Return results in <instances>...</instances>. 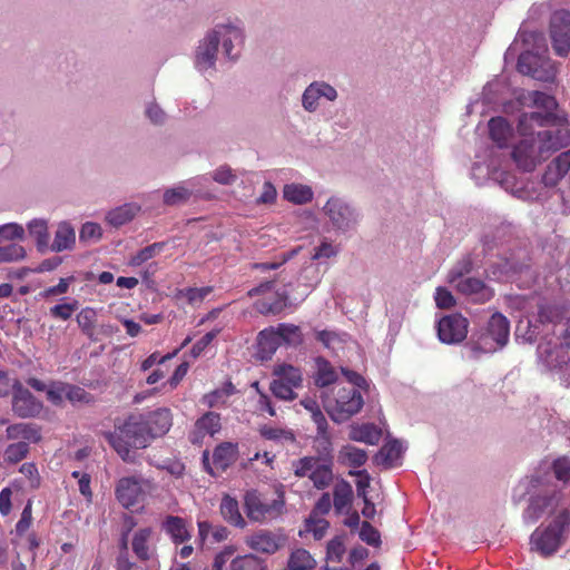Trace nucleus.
<instances>
[{
  "mask_svg": "<svg viewBox=\"0 0 570 570\" xmlns=\"http://www.w3.org/2000/svg\"><path fill=\"white\" fill-rule=\"evenodd\" d=\"M503 109L508 115L520 114L517 131L521 139L511 154L520 169L531 171L552 153L570 145V124L566 114L557 112L553 96L519 90Z\"/></svg>",
  "mask_w": 570,
  "mask_h": 570,
  "instance_id": "nucleus-1",
  "label": "nucleus"
},
{
  "mask_svg": "<svg viewBox=\"0 0 570 570\" xmlns=\"http://www.w3.org/2000/svg\"><path fill=\"white\" fill-rule=\"evenodd\" d=\"M547 41L542 32L520 31L507 49L505 62L518 57V70L535 80L552 82L558 73L557 65L546 55Z\"/></svg>",
  "mask_w": 570,
  "mask_h": 570,
  "instance_id": "nucleus-2",
  "label": "nucleus"
},
{
  "mask_svg": "<svg viewBox=\"0 0 570 570\" xmlns=\"http://www.w3.org/2000/svg\"><path fill=\"white\" fill-rule=\"evenodd\" d=\"M529 495V504L523 511L527 522H535L544 515L558 514L564 508L562 491L551 481L549 473L537 471L524 478L513 490V501L519 503Z\"/></svg>",
  "mask_w": 570,
  "mask_h": 570,
  "instance_id": "nucleus-3",
  "label": "nucleus"
},
{
  "mask_svg": "<svg viewBox=\"0 0 570 570\" xmlns=\"http://www.w3.org/2000/svg\"><path fill=\"white\" fill-rule=\"evenodd\" d=\"M548 312L558 315L557 307L541 306L538 316L542 324L544 335L537 348V356L539 363L547 370L559 368L567 364L570 360L569 347L564 345L561 336L556 332V324L550 318Z\"/></svg>",
  "mask_w": 570,
  "mask_h": 570,
  "instance_id": "nucleus-4",
  "label": "nucleus"
},
{
  "mask_svg": "<svg viewBox=\"0 0 570 570\" xmlns=\"http://www.w3.org/2000/svg\"><path fill=\"white\" fill-rule=\"evenodd\" d=\"M108 443L116 452L127 461L130 459V449H144L148 445L153 435L148 430L144 416H130L115 432L105 434Z\"/></svg>",
  "mask_w": 570,
  "mask_h": 570,
  "instance_id": "nucleus-5",
  "label": "nucleus"
},
{
  "mask_svg": "<svg viewBox=\"0 0 570 570\" xmlns=\"http://www.w3.org/2000/svg\"><path fill=\"white\" fill-rule=\"evenodd\" d=\"M324 226L336 235H350L360 222V213L344 197L333 195L321 207Z\"/></svg>",
  "mask_w": 570,
  "mask_h": 570,
  "instance_id": "nucleus-6",
  "label": "nucleus"
},
{
  "mask_svg": "<svg viewBox=\"0 0 570 570\" xmlns=\"http://www.w3.org/2000/svg\"><path fill=\"white\" fill-rule=\"evenodd\" d=\"M570 524V513L568 510H561L550 524L543 529H537L531 535L532 549L543 557H548L558 551L561 547L564 532Z\"/></svg>",
  "mask_w": 570,
  "mask_h": 570,
  "instance_id": "nucleus-7",
  "label": "nucleus"
},
{
  "mask_svg": "<svg viewBox=\"0 0 570 570\" xmlns=\"http://www.w3.org/2000/svg\"><path fill=\"white\" fill-rule=\"evenodd\" d=\"M209 32L214 36L217 46H222L224 57L230 61H236L245 41V30L242 21L227 19L215 24L209 29Z\"/></svg>",
  "mask_w": 570,
  "mask_h": 570,
  "instance_id": "nucleus-8",
  "label": "nucleus"
},
{
  "mask_svg": "<svg viewBox=\"0 0 570 570\" xmlns=\"http://www.w3.org/2000/svg\"><path fill=\"white\" fill-rule=\"evenodd\" d=\"M363 404V396L357 389L338 386L333 400L325 402V409L334 422L341 423L358 413Z\"/></svg>",
  "mask_w": 570,
  "mask_h": 570,
  "instance_id": "nucleus-9",
  "label": "nucleus"
},
{
  "mask_svg": "<svg viewBox=\"0 0 570 570\" xmlns=\"http://www.w3.org/2000/svg\"><path fill=\"white\" fill-rule=\"evenodd\" d=\"M294 474L307 476L315 488L322 490L333 481L332 462L326 458L304 456L293 462Z\"/></svg>",
  "mask_w": 570,
  "mask_h": 570,
  "instance_id": "nucleus-10",
  "label": "nucleus"
},
{
  "mask_svg": "<svg viewBox=\"0 0 570 570\" xmlns=\"http://www.w3.org/2000/svg\"><path fill=\"white\" fill-rule=\"evenodd\" d=\"M509 334L510 324L507 317L501 313H494L475 343V348L484 353L495 352L507 345Z\"/></svg>",
  "mask_w": 570,
  "mask_h": 570,
  "instance_id": "nucleus-11",
  "label": "nucleus"
},
{
  "mask_svg": "<svg viewBox=\"0 0 570 570\" xmlns=\"http://www.w3.org/2000/svg\"><path fill=\"white\" fill-rule=\"evenodd\" d=\"M235 551L233 546H227L218 552L214 558L213 570H224L227 563H229L228 570H266L264 559L253 553L234 556Z\"/></svg>",
  "mask_w": 570,
  "mask_h": 570,
  "instance_id": "nucleus-12",
  "label": "nucleus"
},
{
  "mask_svg": "<svg viewBox=\"0 0 570 570\" xmlns=\"http://www.w3.org/2000/svg\"><path fill=\"white\" fill-rule=\"evenodd\" d=\"M247 517L255 522H264L275 519L282 513L284 500L282 497L272 501L263 500L256 492H247L245 495Z\"/></svg>",
  "mask_w": 570,
  "mask_h": 570,
  "instance_id": "nucleus-13",
  "label": "nucleus"
},
{
  "mask_svg": "<svg viewBox=\"0 0 570 570\" xmlns=\"http://www.w3.org/2000/svg\"><path fill=\"white\" fill-rule=\"evenodd\" d=\"M338 97V92L334 86L324 81H312L303 91L301 102L306 112H316L321 106V99L334 102Z\"/></svg>",
  "mask_w": 570,
  "mask_h": 570,
  "instance_id": "nucleus-14",
  "label": "nucleus"
},
{
  "mask_svg": "<svg viewBox=\"0 0 570 570\" xmlns=\"http://www.w3.org/2000/svg\"><path fill=\"white\" fill-rule=\"evenodd\" d=\"M550 35L554 52L567 56L570 51V11L558 10L552 14Z\"/></svg>",
  "mask_w": 570,
  "mask_h": 570,
  "instance_id": "nucleus-15",
  "label": "nucleus"
},
{
  "mask_svg": "<svg viewBox=\"0 0 570 570\" xmlns=\"http://www.w3.org/2000/svg\"><path fill=\"white\" fill-rule=\"evenodd\" d=\"M217 59L218 46L208 30L195 49L194 66L199 72L212 75L216 70Z\"/></svg>",
  "mask_w": 570,
  "mask_h": 570,
  "instance_id": "nucleus-16",
  "label": "nucleus"
},
{
  "mask_svg": "<svg viewBox=\"0 0 570 570\" xmlns=\"http://www.w3.org/2000/svg\"><path fill=\"white\" fill-rule=\"evenodd\" d=\"M237 456L238 445L232 442H223L215 448L212 464L207 451L203 453V463L208 473L217 475L229 468L237 460Z\"/></svg>",
  "mask_w": 570,
  "mask_h": 570,
  "instance_id": "nucleus-17",
  "label": "nucleus"
},
{
  "mask_svg": "<svg viewBox=\"0 0 570 570\" xmlns=\"http://www.w3.org/2000/svg\"><path fill=\"white\" fill-rule=\"evenodd\" d=\"M468 334V320L460 314H452L441 318L438 323V336L441 342L456 344Z\"/></svg>",
  "mask_w": 570,
  "mask_h": 570,
  "instance_id": "nucleus-18",
  "label": "nucleus"
},
{
  "mask_svg": "<svg viewBox=\"0 0 570 570\" xmlns=\"http://www.w3.org/2000/svg\"><path fill=\"white\" fill-rule=\"evenodd\" d=\"M472 177L476 180L478 184L483 183L485 179H491L498 183L508 191H517L515 176L510 171L495 168L491 165L483 166L479 163H475L472 167Z\"/></svg>",
  "mask_w": 570,
  "mask_h": 570,
  "instance_id": "nucleus-19",
  "label": "nucleus"
},
{
  "mask_svg": "<svg viewBox=\"0 0 570 570\" xmlns=\"http://www.w3.org/2000/svg\"><path fill=\"white\" fill-rule=\"evenodd\" d=\"M148 482L139 476H127L118 481L116 487V495L118 501L125 508H130L138 503L142 495L144 489Z\"/></svg>",
  "mask_w": 570,
  "mask_h": 570,
  "instance_id": "nucleus-20",
  "label": "nucleus"
},
{
  "mask_svg": "<svg viewBox=\"0 0 570 570\" xmlns=\"http://www.w3.org/2000/svg\"><path fill=\"white\" fill-rule=\"evenodd\" d=\"M42 402L37 400L27 389L18 386L12 397V410L19 417H35L41 413Z\"/></svg>",
  "mask_w": 570,
  "mask_h": 570,
  "instance_id": "nucleus-21",
  "label": "nucleus"
},
{
  "mask_svg": "<svg viewBox=\"0 0 570 570\" xmlns=\"http://www.w3.org/2000/svg\"><path fill=\"white\" fill-rule=\"evenodd\" d=\"M453 286L459 293L475 303H485L493 296L492 288L479 278L465 277L464 279H459Z\"/></svg>",
  "mask_w": 570,
  "mask_h": 570,
  "instance_id": "nucleus-22",
  "label": "nucleus"
},
{
  "mask_svg": "<svg viewBox=\"0 0 570 570\" xmlns=\"http://www.w3.org/2000/svg\"><path fill=\"white\" fill-rule=\"evenodd\" d=\"M568 176L570 181V148L558 155L547 167L542 181L548 187H554Z\"/></svg>",
  "mask_w": 570,
  "mask_h": 570,
  "instance_id": "nucleus-23",
  "label": "nucleus"
},
{
  "mask_svg": "<svg viewBox=\"0 0 570 570\" xmlns=\"http://www.w3.org/2000/svg\"><path fill=\"white\" fill-rule=\"evenodd\" d=\"M283 542L282 535L267 530H259L246 539V544L252 550L267 554L275 553L283 546Z\"/></svg>",
  "mask_w": 570,
  "mask_h": 570,
  "instance_id": "nucleus-24",
  "label": "nucleus"
},
{
  "mask_svg": "<svg viewBox=\"0 0 570 570\" xmlns=\"http://www.w3.org/2000/svg\"><path fill=\"white\" fill-rule=\"evenodd\" d=\"M144 421L153 438H156L161 436L169 431L173 424V416L169 409L163 407L150 412L147 416H144Z\"/></svg>",
  "mask_w": 570,
  "mask_h": 570,
  "instance_id": "nucleus-25",
  "label": "nucleus"
},
{
  "mask_svg": "<svg viewBox=\"0 0 570 570\" xmlns=\"http://www.w3.org/2000/svg\"><path fill=\"white\" fill-rule=\"evenodd\" d=\"M222 428L220 415L214 412H207L199 417L191 433V442L198 443L205 435H215Z\"/></svg>",
  "mask_w": 570,
  "mask_h": 570,
  "instance_id": "nucleus-26",
  "label": "nucleus"
},
{
  "mask_svg": "<svg viewBox=\"0 0 570 570\" xmlns=\"http://www.w3.org/2000/svg\"><path fill=\"white\" fill-rule=\"evenodd\" d=\"M277 331L274 326L265 328L257 336V354L261 360H269L281 346Z\"/></svg>",
  "mask_w": 570,
  "mask_h": 570,
  "instance_id": "nucleus-27",
  "label": "nucleus"
},
{
  "mask_svg": "<svg viewBox=\"0 0 570 570\" xmlns=\"http://www.w3.org/2000/svg\"><path fill=\"white\" fill-rule=\"evenodd\" d=\"M489 132L497 146L504 148L513 135V128L505 118L494 117L489 121Z\"/></svg>",
  "mask_w": 570,
  "mask_h": 570,
  "instance_id": "nucleus-28",
  "label": "nucleus"
},
{
  "mask_svg": "<svg viewBox=\"0 0 570 570\" xmlns=\"http://www.w3.org/2000/svg\"><path fill=\"white\" fill-rule=\"evenodd\" d=\"M348 438L352 441L374 445L381 440V430L372 423L351 425Z\"/></svg>",
  "mask_w": 570,
  "mask_h": 570,
  "instance_id": "nucleus-29",
  "label": "nucleus"
},
{
  "mask_svg": "<svg viewBox=\"0 0 570 570\" xmlns=\"http://www.w3.org/2000/svg\"><path fill=\"white\" fill-rule=\"evenodd\" d=\"M140 209L141 207L137 203H127L109 210L106 220L109 225L119 227L130 222Z\"/></svg>",
  "mask_w": 570,
  "mask_h": 570,
  "instance_id": "nucleus-30",
  "label": "nucleus"
},
{
  "mask_svg": "<svg viewBox=\"0 0 570 570\" xmlns=\"http://www.w3.org/2000/svg\"><path fill=\"white\" fill-rule=\"evenodd\" d=\"M220 513L226 522L237 528H245L246 521L243 518L236 499L225 494L220 502Z\"/></svg>",
  "mask_w": 570,
  "mask_h": 570,
  "instance_id": "nucleus-31",
  "label": "nucleus"
},
{
  "mask_svg": "<svg viewBox=\"0 0 570 570\" xmlns=\"http://www.w3.org/2000/svg\"><path fill=\"white\" fill-rule=\"evenodd\" d=\"M76 243L75 229L67 222H62L58 225L55 234V239L50 245L52 252L59 253L67 249H71Z\"/></svg>",
  "mask_w": 570,
  "mask_h": 570,
  "instance_id": "nucleus-32",
  "label": "nucleus"
},
{
  "mask_svg": "<svg viewBox=\"0 0 570 570\" xmlns=\"http://www.w3.org/2000/svg\"><path fill=\"white\" fill-rule=\"evenodd\" d=\"M38 429L30 423H16L7 428V439L36 443L40 440Z\"/></svg>",
  "mask_w": 570,
  "mask_h": 570,
  "instance_id": "nucleus-33",
  "label": "nucleus"
},
{
  "mask_svg": "<svg viewBox=\"0 0 570 570\" xmlns=\"http://www.w3.org/2000/svg\"><path fill=\"white\" fill-rule=\"evenodd\" d=\"M153 530L150 528L139 529L132 538V551L141 559L147 560L151 556Z\"/></svg>",
  "mask_w": 570,
  "mask_h": 570,
  "instance_id": "nucleus-34",
  "label": "nucleus"
},
{
  "mask_svg": "<svg viewBox=\"0 0 570 570\" xmlns=\"http://www.w3.org/2000/svg\"><path fill=\"white\" fill-rule=\"evenodd\" d=\"M313 195L314 193L312 188L303 184H286L283 189L284 198L296 205H303L311 202Z\"/></svg>",
  "mask_w": 570,
  "mask_h": 570,
  "instance_id": "nucleus-35",
  "label": "nucleus"
},
{
  "mask_svg": "<svg viewBox=\"0 0 570 570\" xmlns=\"http://www.w3.org/2000/svg\"><path fill=\"white\" fill-rule=\"evenodd\" d=\"M190 188L181 181L171 188L165 189L163 194V203L166 206H178L187 203L191 197Z\"/></svg>",
  "mask_w": 570,
  "mask_h": 570,
  "instance_id": "nucleus-36",
  "label": "nucleus"
},
{
  "mask_svg": "<svg viewBox=\"0 0 570 570\" xmlns=\"http://www.w3.org/2000/svg\"><path fill=\"white\" fill-rule=\"evenodd\" d=\"M273 374L276 379L289 384L295 389L299 387L303 382L302 371L291 364L283 363L276 365L274 367Z\"/></svg>",
  "mask_w": 570,
  "mask_h": 570,
  "instance_id": "nucleus-37",
  "label": "nucleus"
},
{
  "mask_svg": "<svg viewBox=\"0 0 570 570\" xmlns=\"http://www.w3.org/2000/svg\"><path fill=\"white\" fill-rule=\"evenodd\" d=\"M488 277L493 281H509L517 267L505 258L491 263L485 269Z\"/></svg>",
  "mask_w": 570,
  "mask_h": 570,
  "instance_id": "nucleus-38",
  "label": "nucleus"
},
{
  "mask_svg": "<svg viewBox=\"0 0 570 570\" xmlns=\"http://www.w3.org/2000/svg\"><path fill=\"white\" fill-rule=\"evenodd\" d=\"M287 306L286 293L275 294V297H264L255 303L256 309L261 314H278Z\"/></svg>",
  "mask_w": 570,
  "mask_h": 570,
  "instance_id": "nucleus-39",
  "label": "nucleus"
},
{
  "mask_svg": "<svg viewBox=\"0 0 570 570\" xmlns=\"http://www.w3.org/2000/svg\"><path fill=\"white\" fill-rule=\"evenodd\" d=\"M277 331L281 344L297 346L303 342L301 328L294 324L281 323L274 326Z\"/></svg>",
  "mask_w": 570,
  "mask_h": 570,
  "instance_id": "nucleus-40",
  "label": "nucleus"
},
{
  "mask_svg": "<svg viewBox=\"0 0 570 570\" xmlns=\"http://www.w3.org/2000/svg\"><path fill=\"white\" fill-rule=\"evenodd\" d=\"M97 320V313L91 307L82 308L76 317L78 326L81 328L82 333L88 336V338L92 342H97L98 337L94 331L95 323Z\"/></svg>",
  "mask_w": 570,
  "mask_h": 570,
  "instance_id": "nucleus-41",
  "label": "nucleus"
},
{
  "mask_svg": "<svg viewBox=\"0 0 570 570\" xmlns=\"http://www.w3.org/2000/svg\"><path fill=\"white\" fill-rule=\"evenodd\" d=\"M315 364L316 373L314 380L317 386L325 387L336 381L337 374L326 360L318 357L316 358Z\"/></svg>",
  "mask_w": 570,
  "mask_h": 570,
  "instance_id": "nucleus-42",
  "label": "nucleus"
},
{
  "mask_svg": "<svg viewBox=\"0 0 570 570\" xmlns=\"http://www.w3.org/2000/svg\"><path fill=\"white\" fill-rule=\"evenodd\" d=\"M234 386L230 382L225 383L222 387L212 391L203 396V404L208 407H217L225 405L228 397L234 393Z\"/></svg>",
  "mask_w": 570,
  "mask_h": 570,
  "instance_id": "nucleus-43",
  "label": "nucleus"
},
{
  "mask_svg": "<svg viewBox=\"0 0 570 570\" xmlns=\"http://www.w3.org/2000/svg\"><path fill=\"white\" fill-rule=\"evenodd\" d=\"M28 230L37 242L40 250L49 246L48 223L42 218H35L28 223Z\"/></svg>",
  "mask_w": 570,
  "mask_h": 570,
  "instance_id": "nucleus-44",
  "label": "nucleus"
},
{
  "mask_svg": "<svg viewBox=\"0 0 570 570\" xmlns=\"http://www.w3.org/2000/svg\"><path fill=\"white\" fill-rule=\"evenodd\" d=\"M542 333V336L544 335V332L542 331V324L540 322V317L535 321V323H532L531 321H520L517 330H515V336L517 340H522L523 342L531 343L537 338L539 334Z\"/></svg>",
  "mask_w": 570,
  "mask_h": 570,
  "instance_id": "nucleus-45",
  "label": "nucleus"
},
{
  "mask_svg": "<svg viewBox=\"0 0 570 570\" xmlns=\"http://www.w3.org/2000/svg\"><path fill=\"white\" fill-rule=\"evenodd\" d=\"M315 567V560L305 549H296L292 552L287 570H312Z\"/></svg>",
  "mask_w": 570,
  "mask_h": 570,
  "instance_id": "nucleus-46",
  "label": "nucleus"
},
{
  "mask_svg": "<svg viewBox=\"0 0 570 570\" xmlns=\"http://www.w3.org/2000/svg\"><path fill=\"white\" fill-rule=\"evenodd\" d=\"M166 532L175 542H184L189 539V533L181 518L168 517L164 523Z\"/></svg>",
  "mask_w": 570,
  "mask_h": 570,
  "instance_id": "nucleus-47",
  "label": "nucleus"
},
{
  "mask_svg": "<svg viewBox=\"0 0 570 570\" xmlns=\"http://www.w3.org/2000/svg\"><path fill=\"white\" fill-rule=\"evenodd\" d=\"M338 253L340 246L328 238H323L321 243L314 247L311 259L322 263L325 259L336 257Z\"/></svg>",
  "mask_w": 570,
  "mask_h": 570,
  "instance_id": "nucleus-48",
  "label": "nucleus"
},
{
  "mask_svg": "<svg viewBox=\"0 0 570 570\" xmlns=\"http://www.w3.org/2000/svg\"><path fill=\"white\" fill-rule=\"evenodd\" d=\"M341 459L350 466L360 468L365 464L367 460L366 451L353 445H345L340 451Z\"/></svg>",
  "mask_w": 570,
  "mask_h": 570,
  "instance_id": "nucleus-49",
  "label": "nucleus"
},
{
  "mask_svg": "<svg viewBox=\"0 0 570 570\" xmlns=\"http://www.w3.org/2000/svg\"><path fill=\"white\" fill-rule=\"evenodd\" d=\"M352 487L347 482L336 484L334 489L333 504L337 512H343L347 509L352 501Z\"/></svg>",
  "mask_w": 570,
  "mask_h": 570,
  "instance_id": "nucleus-50",
  "label": "nucleus"
},
{
  "mask_svg": "<svg viewBox=\"0 0 570 570\" xmlns=\"http://www.w3.org/2000/svg\"><path fill=\"white\" fill-rule=\"evenodd\" d=\"M259 433L266 440L275 441V442H294L295 435L291 430L263 425L259 429Z\"/></svg>",
  "mask_w": 570,
  "mask_h": 570,
  "instance_id": "nucleus-51",
  "label": "nucleus"
},
{
  "mask_svg": "<svg viewBox=\"0 0 570 570\" xmlns=\"http://www.w3.org/2000/svg\"><path fill=\"white\" fill-rule=\"evenodd\" d=\"M317 433L314 439V446L316 451L322 455L321 458H325L332 451V441L331 435L328 433V424L325 422L323 428H316Z\"/></svg>",
  "mask_w": 570,
  "mask_h": 570,
  "instance_id": "nucleus-52",
  "label": "nucleus"
},
{
  "mask_svg": "<svg viewBox=\"0 0 570 570\" xmlns=\"http://www.w3.org/2000/svg\"><path fill=\"white\" fill-rule=\"evenodd\" d=\"M322 279V274L317 265L308 264L298 277L299 284L304 285L309 293Z\"/></svg>",
  "mask_w": 570,
  "mask_h": 570,
  "instance_id": "nucleus-53",
  "label": "nucleus"
},
{
  "mask_svg": "<svg viewBox=\"0 0 570 570\" xmlns=\"http://www.w3.org/2000/svg\"><path fill=\"white\" fill-rule=\"evenodd\" d=\"M79 303L77 299H69L68 302L59 303L49 309L51 317L68 321L72 314L78 309Z\"/></svg>",
  "mask_w": 570,
  "mask_h": 570,
  "instance_id": "nucleus-54",
  "label": "nucleus"
},
{
  "mask_svg": "<svg viewBox=\"0 0 570 570\" xmlns=\"http://www.w3.org/2000/svg\"><path fill=\"white\" fill-rule=\"evenodd\" d=\"M163 243H154L151 245H148L145 248L137 252L134 256H131L129 265L134 267L140 266L142 263L149 261L150 258L159 254L163 250Z\"/></svg>",
  "mask_w": 570,
  "mask_h": 570,
  "instance_id": "nucleus-55",
  "label": "nucleus"
},
{
  "mask_svg": "<svg viewBox=\"0 0 570 570\" xmlns=\"http://www.w3.org/2000/svg\"><path fill=\"white\" fill-rule=\"evenodd\" d=\"M29 452V443L18 441L7 446L4 451V459L10 463H17L24 459Z\"/></svg>",
  "mask_w": 570,
  "mask_h": 570,
  "instance_id": "nucleus-56",
  "label": "nucleus"
},
{
  "mask_svg": "<svg viewBox=\"0 0 570 570\" xmlns=\"http://www.w3.org/2000/svg\"><path fill=\"white\" fill-rule=\"evenodd\" d=\"M67 383L63 382H51L48 384L47 399L50 403L57 406H61L66 401V389Z\"/></svg>",
  "mask_w": 570,
  "mask_h": 570,
  "instance_id": "nucleus-57",
  "label": "nucleus"
},
{
  "mask_svg": "<svg viewBox=\"0 0 570 570\" xmlns=\"http://www.w3.org/2000/svg\"><path fill=\"white\" fill-rule=\"evenodd\" d=\"M24 248L16 243L0 247V263L16 262L24 258Z\"/></svg>",
  "mask_w": 570,
  "mask_h": 570,
  "instance_id": "nucleus-58",
  "label": "nucleus"
},
{
  "mask_svg": "<svg viewBox=\"0 0 570 570\" xmlns=\"http://www.w3.org/2000/svg\"><path fill=\"white\" fill-rule=\"evenodd\" d=\"M295 387L291 386L289 384L278 380L274 379L271 383V391L273 394L281 400L291 401L296 397V393L294 392Z\"/></svg>",
  "mask_w": 570,
  "mask_h": 570,
  "instance_id": "nucleus-59",
  "label": "nucleus"
},
{
  "mask_svg": "<svg viewBox=\"0 0 570 570\" xmlns=\"http://www.w3.org/2000/svg\"><path fill=\"white\" fill-rule=\"evenodd\" d=\"M471 269V259L469 257L463 258L450 271L448 275L449 283L454 285L459 279H464L465 275L469 274Z\"/></svg>",
  "mask_w": 570,
  "mask_h": 570,
  "instance_id": "nucleus-60",
  "label": "nucleus"
},
{
  "mask_svg": "<svg viewBox=\"0 0 570 570\" xmlns=\"http://www.w3.org/2000/svg\"><path fill=\"white\" fill-rule=\"evenodd\" d=\"M557 312L558 315L550 312H548V315L553 320V323L556 324V332L561 336L562 342L570 350V318L566 323H562L560 309L557 308Z\"/></svg>",
  "mask_w": 570,
  "mask_h": 570,
  "instance_id": "nucleus-61",
  "label": "nucleus"
},
{
  "mask_svg": "<svg viewBox=\"0 0 570 570\" xmlns=\"http://www.w3.org/2000/svg\"><path fill=\"white\" fill-rule=\"evenodd\" d=\"M404 451L402 442L393 440L387 442L380 451V455L384 458V461L392 463L397 460Z\"/></svg>",
  "mask_w": 570,
  "mask_h": 570,
  "instance_id": "nucleus-62",
  "label": "nucleus"
},
{
  "mask_svg": "<svg viewBox=\"0 0 570 570\" xmlns=\"http://www.w3.org/2000/svg\"><path fill=\"white\" fill-rule=\"evenodd\" d=\"M210 179L220 185H232L236 181L237 176L229 166L223 165L210 174Z\"/></svg>",
  "mask_w": 570,
  "mask_h": 570,
  "instance_id": "nucleus-63",
  "label": "nucleus"
},
{
  "mask_svg": "<svg viewBox=\"0 0 570 570\" xmlns=\"http://www.w3.org/2000/svg\"><path fill=\"white\" fill-rule=\"evenodd\" d=\"M552 470L556 479L568 482L570 480V459L567 456L558 458L552 463Z\"/></svg>",
  "mask_w": 570,
  "mask_h": 570,
  "instance_id": "nucleus-64",
  "label": "nucleus"
}]
</instances>
